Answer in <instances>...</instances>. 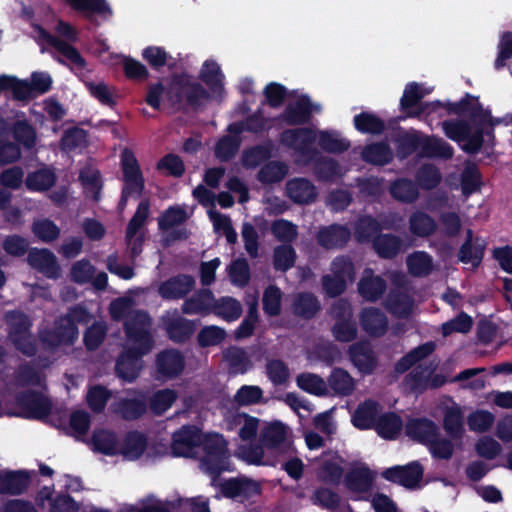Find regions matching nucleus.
Returning a JSON list of instances; mask_svg holds the SVG:
<instances>
[{
	"mask_svg": "<svg viewBox=\"0 0 512 512\" xmlns=\"http://www.w3.org/2000/svg\"><path fill=\"white\" fill-rule=\"evenodd\" d=\"M164 326L171 339L182 341L193 331V325L179 316L177 311L168 312L163 317Z\"/></svg>",
	"mask_w": 512,
	"mask_h": 512,
	"instance_id": "c756f323",
	"label": "nucleus"
},
{
	"mask_svg": "<svg viewBox=\"0 0 512 512\" xmlns=\"http://www.w3.org/2000/svg\"><path fill=\"white\" fill-rule=\"evenodd\" d=\"M200 447L205 452L202 468L209 474L230 470L227 443L219 434L201 435L195 426H183L173 434L171 450L179 457H192Z\"/></svg>",
	"mask_w": 512,
	"mask_h": 512,
	"instance_id": "f03ea898",
	"label": "nucleus"
},
{
	"mask_svg": "<svg viewBox=\"0 0 512 512\" xmlns=\"http://www.w3.org/2000/svg\"><path fill=\"white\" fill-rule=\"evenodd\" d=\"M287 195L296 203H309L317 195L315 186L305 179H294L287 183Z\"/></svg>",
	"mask_w": 512,
	"mask_h": 512,
	"instance_id": "72a5a7b5",
	"label": "nucleus"
},
{
	"mask_svg": "<svg viewBox=\"0 0 512 512\" xmlns=\"http://www.w3.org/2000/svg\"><path fill=\"white\" fill-rule=\"evenodd\" d=\"M86 88L90 95L97 99L101 104L112 106L115 104L116 92L103 81L86 82Z\"/></svg>",
	"mask_w": 512,
	"mask_h": 512,
	"instance_id": "3c124183",
	"label": "nucleus"
},
{
	"mask_svg": "<svg viewBox=\"0 0 512 512\" xmlns=\"http://www.w3.org/2000/svg\"><path fill=\"white\" fill-rule=\"evenodd\" d=\"M282 292L281 290L271 285L267 287L263 293V310L269 316H275L280 313L281 309Z\"/></svg>",
	"mask_w": 512,
	"mask_h": 512,
	"instance_id": "4d7b16f0",
	"label": "nucleus"
},
{
	"mask_svg": "<svg viewBox=\"0 0 512 512\" xmlns=\"http://www.w3.org/2000/svg\"><path fill=\"white\" fill-rule=\"evenodd\" d=\"M203 95L204 90L196 83H193L187 76H181L173 81L162 80L149 88L146 102L154 109L160 108L162 103L174 105L183 98L189 102H197Z\"/></svg>",
	"mask_w": 512,
	"mask_h": 512,
	"instance_id": "423d86ee",
	"label": "nucleus"
},
{
	"mask_svg": "<svg viewBox=\"0 0 512 512\" xmlns=\"http://www.w3.org/2000/svg\"><path fill=\"white\" fill-rule=\"evenodd\" d=\"M7 321L10 326V338L16 347L24 354H33L35 348L30 341V335L27 333L30 324L26 316L19 312L9 313Z\"/></svg>",
	"mask_w": 512,
	"mask_h": 512,
	"instance_id": "4468645a",
	"label": "nucleus"
},
{
	"mask_svg": "<svg viewBox=\"0 0 512 512\" xmlns=\"http://www.w3.org/2000/svg\"><path fill=\"white\" fill-rule=\"evenodd\" d=\"M296 259L295 250L291 246H278L274 249L273 265L276 270L287 271L290 269Z\"/></svg>",
	"mask_w": 512,
	"mask_h": 512,
	"instance_id": "13d9d810",
	"label": "nucleus"
},
{
	"mask_svg": "<svg viewBox=\"0 0 512 512\" xmlns=\"http://www.w3.org/2000/svg\"><path fill=\"white\" fill-rule=\"evenodd\" d=\"M385 287L386 285L380 277L374 276L370 269H366L358 284V291L364 299L375 301L382 295Z\"/></svg>",
	"mask_w": 512,
	"mask_h": 512,
	"instance_id": "2f4dec72",
	"label": "nucleus"
},
{
	"mask_svg": "<svg viewBox=\"0 0 512 512\" xmlns=\"http://www.w3.org/2000/svg\"><path fill=\"white\" fill-rule=\"evenodd\" d=\"M87 313L82 308H75L68 317L62 318L53 330L41 335L42 347L52 351L56 348L72 344L78 337L76 322H86Z\"/></svg>",
	"mask_w": 512,
	"mask_h": 512,
	"instance_id": "6e6552de",
	"label": "nucleus"
},
{
	"mask_svg": "<svg viewBox=\"0 0 512 512\" xmlns=\"http://www.w3.org/2000/svg\"><path fill=\"white\" fill-rule=\"evenodd\" d=\"M35 35L42 51L52 50L59 54L58 61L68 64L72 69H83L85 61L81 55L70 45L76 39L75 30L67 23L59 20L55 27L58 38L52 37L40 26H35Z\"/></svg>",
	"mask_w": 512,
	"mask_h": 512,
	"instance_id": "39448f33",
	"label": "nucleus"
},
{
	"mask_svg": "<svg viewBox=\"0 0 512 512\" xmlns=\"http://www.w3.org/2000/svg\"><path fill=\"white\" fill-rule=\"evenodd\" d=\"M50 409L47 398L40 393H30L21 397L17 406L8 410V414L25 418H42Z\"/></svg>",
	"mask_w": 512,
	"mask_h": 512,
	"instance_id": "ddd939ff",
	"label": "nucleus"
},
{
	"mask_svg": "<svg viewBox=\"0 0 512 512\" xmlns=\"http://www.w3.org/2000/svg\"><path fill=\"white\" fill-rule=\"evenodd\" d=\"M28 483V475L23 472L0 471V492L16 494L23 491Z\"/></svg>",
	"mask_w": 512,
	"mask_h": 512,
	"instance_id": "58836bf2",
	"label": "nucleus"
},
{
	"mask_svg": "<svg viewBox=\"0 0 512 512\" xmlns=\"http://www.w3.org/2000/svg\"><path fill=\"white\" fill-rule=\"evenodd\" d=\"M176 398V392L171 389L157 391L150 400L151 410L155 414H162L172 406Z\"/></svg>",
	"mask_w": 512,
	"mask_h": 512,
	"instance_id": "bf43d9fd",
	"label": "nucleus"
},
{
	"mask_svg": "<svg viewBox=\"0 0 512 512\" xmlns=\"http://www.w3.org/2000/svg\"><path fill=\"white\" fill-rule=\"evenodd\" d=\"M381 407L372 400L361 403L352 414V424L358 429L374 428L380 414Z\"/></svg>",
	"mask_w": 512,
	"mask_h": 512,
	"instance_id": "aec40b11",
	"label": "nucleus"
},
{
	"mask_svg": "<svg viewBox=\"0 0 512 512\" xmlns=\"http://www.w3.org/2000/svg\"><path fill=\"white\" fill-rule=\"evenodd\" d=\"M184 358L176 350L160 353L156 359V368L160 377L171 379L178 376L184 369Z\"/></svg>",
	"mask_w": 512,
	"mask_h": 512,
	"instance_id": "a211bd4d",
	"label": "nucleus"
},
{
	"mask_svg": "<svg viewBox=\"0 0 512 512\" xmlns=\"http://www.w3.org/2000/svg\"><path fill=\"white\" fill-rule=\"evenodd\" d=\"M444 382L445 378L443 376L435 374L433 370L426 368L414 374L408 385L412 390H424L441 386Z\"/></svg>",
	"mask_w": 512,
	"mask_h": 512,
	"instance_id": "a18cd8bd",
	"label": "nucleus"
},
{
	"mask_svg": "<svg viewBox=\"0 0 512 512\" xmlns=\"http://www.w3.org/2000/svg\"><path fill=\"white\" fill-rule=\"evenodd\" d=\"M55 174L49 168H41L27 175L26 186L32 191H45L55 183Z\"/></svg>",
	"mask_w": 512,
	"mask_h": 512,
	"instance_id": "c03bdc74",
	"label": "nucleus"
},
{
	"mask_svg": "<svg viewBox=\"0 0 512 512\" xmlns=\"http://www.w3.org/2000/svg\"><path fill=\"white\" fill-rule=\"evenodd\" d=\"M353 265L347 258H337L332 262L331 274L323 277V288L330 296L341 294L348 283L353 281Z\"/></svg>",
	"mask_w": 512,
	"mask_h": 512,
	"instance_id": "9d476101",
	"label": "nucleus"
},
{
	"mask_svg": "<svg viewBox=\"0 0 512 512\" xmlns=\"http://www.w3.org/2000/svg\"><path fill=\"white\" fill-rule=\"evenodd\" d=\"M434 349L435 345L432 342L425 343L415 348L398 361V363L396 364V371L405 372L414 364H416L417 362L431 354L434 351Z\"/></svg>",
	"mask_w": 512,
	"mask_h": 512,
	"instance_id": "8fccbe9b",
	"label": "nucleus"
},
{
	"mask_svg": "<svg viewBox=\"0 0 512 512\" xmlns=\"http://www.w3.org/2000/svg\"><path fill=\"white\" fill-rule=\"evenodd\" d=\"M328 386L336 394L348 395L354 391L356 382L347 371L336 368L328 378Z\"/></svg>",
	"mask_w": 512,
	"mask_h": 512,
	"instance_id": "ea45409f",
	"label": "nucleus"
},
{
	"mask_svg": "<svg viewBox=\"0 0 512 512\" xmlns=\"http://www.w3.org/2000/svg\"><path fill=\"white\" fill-rule=\"evenodd\" d=\"M52 488L44 487L39 491L37 502L41 506H45V502L49 501L50 512H78V504L67 495H59L52 498Z\"/></svg>",
	"mask_w": 512,
	"mask_h": 512,
	"instance_id": "4be33fe9",
	"label": "nucleus"
},
{
	"mask_svg": "<svg viewBox=\"0 0 512 512\" xmlns=\"http://www.w3.org/2000/svg\"><path fill=\"white\" fill-rule=\"evenodd\" d=\"M407 264L410 272L417 276L426 275L432 269V260L424 252H416L409 256Z\"/></svg>",
	"mask_w": 512,
	"mask_h": 512,
	"instance_id": "774afa93",
	"label": "nucleus"
},
{
	"mask_svg": "<svg viewBox=\"0 0 512 512\" xmlns=\"http://www.w3.org/2000/svg\"><path fill=\"white\" fill-rule=\"evenodd\" d=\"M444 428L453 439H457L463 432V411L452 400H447L444 406Z\"/></svg>",
	"mask_w": 512,
	"mask_h": 512,
	"instance_id": "cd10ccee",
	"label": "nucleus"
},
{
	"mask_svg": "<svg viewBox=\"0 0 512 512\" xmlns=\"http://www.w3.org/2000/svg\"><path fill=\"white\" fill-rule=\"evenodd\" d=\"M147 448L146 437L139 432H130L120 442L119 454L126 460H136Z\"/></svg>",
	"mask_w": 512,
	"mask_h": 512,
	"instance_id": "a878e982",
	"label": "nucleus"
},
{
	"mask_svg": "<svg viewBox=\"0 0 512 512\" xmlns=\"http://www.w3.org/2000/svg\"><path fill=\"white\" fill-rule=\"evenodd\" d=\"M376 474L361 465L353 469L345 479V485L356 498L363 499V494L371 490Z\"/></svg>",
	"mask_w": 512,
	"mask_h": 512,
	"instance_id": "f3484780",
	"label": "nucleus"
},
{
	"mask_svg": "<svg viewBox=\"0 0 512 512\" xmlns=\"http://www.w3.org/2000/svg\"><path fill=\"white\" fill-rule=\"evenodd\" d=\"M120 441L116 434L108 429H97L94 431L90 446L94 451L105 455H118Z\"/></svg>",
	"mask_w": 512,
	"mask_h": 512,
	"instance_id": "393cba45",
	"label": "nucleus"
},
{
	"mask_svg": "<svg viewBox=\"0 0 512 512\" xmlns=\"http://www.w3.org/2000/svg\"><path fill=\"white\" fill-rule=\"evenodd\" d=\"M436 228L434 220L425 213L416 212L410 218L411 232L418 236H426Z\"/></svg>",
	"mask_w": 512,
	"mask_h": 512,
	"instance_id": "052dcab7",
	"label": "nucleus"
},
{
	"mask_svg": "<svg viewBox=\"0 0 512 512\" xmlns=\"http://www.w3.org/2000/svg\"><path fill=\"white\" fill-rule=\"evenodd\" d=\"M351 360L362 373H371L376 365L373 352L367 343L357 344L350 349Z\"/></svg>",
	"mask_w": 512,
	"mask_h": 512,
	"instance_id": "c9c22d12",
	"label": "nucleus"
},
{
	"mask_svg": "<svg viewBox=\"0 0 512 512\" xmlns=\"http://www.w3.org/2000/svg\"><path fill=\"white\" fill-rule=\"evenodd\" d=\"M172 504L149 496L136 504H124L119 512H170Z\"/></svg>",
	"mask_w": 512,
	"mask_h": 512,
	"instance_id": "a19ab883",
	"label": "nucleus"
},
{
	"mask_svg": "<svg viewBox=\"0 0 512 512\" xmlns=\"http://www.w3.org/2000/svg\"><path fill=\"white\" fill-rule=\"evenodd\" d=\"M110 314L115 320H124L126 346L116 364V372L125 381L134 380L142 369L141 357L152 348L149 333L150 319L146 313L134 309L129 297L115 300L110 305Z\"/></svg>",
	"mask_w": 512,
	"mask_h": 512,
	"instance_id": "f257e3e1",
	"label": "nucleus"
},
{
	"mask_svg": "<svg viewBox=\"0 0 512 512\" xmlns=\"http://www.w3.org/2000/svg\"><path fill=\"white\" fill-rule=\"evenodd\" d=\"M493 127L490 113L483 109L473 112L469 120L443 123L447 137L458 142L468 153H476L483 143H489L492 140Z\"/></svg>",
	"mask_w": 512,
	"mask_h": 512,
	"instance_id": "7ed1b4c3",
	"label": "nucleus"
},
{
	"mask_svg": "<svg viewBox=\"0 0 512 512\" xmlns=\"http://www.w3.org/2000/svg\"><path fill=\"white\" fill-rule=\"evenodd\" d=\"M354 124L357 130L362 133H380L383 128V122L373 114L362 113L354 118Z\"/></svg>",
	"mask_w": 512,
	"mask_h": 512,
	"instance_id": "0e129e2a",
	"label": "nucleus"
},
{
	"mask_svg": "<svg viewBox=\"0 0 512 512\" xmlns=\"http://www.w3.org/2000/svg\"><path fill=\"white\" fill-rule=\"evenodd\" d=\"M114 411L126 419L139 417L145 411V401L143 395L133 393L127 397L119 399L114 407Z\"/></svg>",
	"mask_w": 512,
	"mask_h": 512,
	"instance_id": "473e14b6",
	"label": "nucleus"
},
{
	"mask_svg": "<svg viewBox=\"0 0 512 512\" xmlns=\"http://www.w3.org/2000/svg\"><path fill=\"white\" fill-rule=\"evenodd\" d=\"M349 238V231L338 225L322 228L318 233V242L326 248L342 246Z\"/></svg>",
	"mask_w": 512,
	"mask_h": 512,
	"instance_id": "4c0bfd02",
	"label": "nucleus"
},
{
	"mask_svg": "<svg viewBox=\"0 0 512 512\" xmlns=\"http://www.w3.org/2000/svg\"><path fill=\"white\" fill-rule=\"evenodd\" d=\"M423 469L419 463L413 462L407 466H395L386 469L382 476L407 488L416 487L422 477Z\"/></svg>",
	"mask_w": 512,
	"mask_h": 512,
	"instance_id": "dca6fc26",
	"label": "nucleus"
},
{
	"mask_svg": "<svg viewBox=\"0 0 512 512\" xmlns=\"http://www.w3.org/2000/svg\"><path fill=\"white\" fill-rule=\"evenodd\" d=\"M374 428L382 438L394 439L400 434L403 423L396 414L381 412Z\"/></svg>",
	"mask_w": 512,
	"mask_h": 512,
	"instance_id": "f704fd0d",
	"label": "nucleus"
},
{
	"mask_svg": "<svg viewBox=\"0 0 512 512\" xmlns=\"http://www.w3.org/2000/svg\"><path fill=\"white\" fill-rule=\"evenodd\" d=\"M79 180L86 195L95 200L98 199L102 187L98 171L92 166L85 167L80 172Z\"/></svg>",
	"mask_w": 512,
	"mask_h": 512,
	"instance_id": "09e8293b",
	"label": "nucleus"
},
{
	"mask_svg": "<svg viewBox=\"0 0 512 512\" xmlns=\"http://www.w3.org/2000/svg\"><path fill=\"white\" fill-rule=\"evenodd\" d=\"M362 328L371 336H380L387 329L386 316L376 308H365L360 315Z\"/></svg>",
	"mask_w": 512,
	"mask_h": 512,
	"instance_id": "c85d7f7f",
	"label": "nucleus"
},
{
	"mask_svg": "<svg viewBox=\"0 0 512 512\" xmlns=\"http://www.w3.org/2000/svg\"><path fill=\"white\" fill-rule=\"evenodd\" d=\"M336 318V323L333 327V334L339 341L348 342L356 336V326L351 321L352 310L351 306L346 301H338L332 311Z\"/></svg>",
	"mask_w": 512,
	"mask_h": 512,
	"instance_id": "2eb2a0df",
	"label": "nucleus"
},
{
	"mask_svg": "<svg viewBox=\"0 0 512 512\" xmlns=\"http://www.w3.org/2000/svg\"><path fill=\"white\" fill-rule=\"evenodd\" d=\"M342 459L335 454L326 456L323 460V466L319 472V477L328 483H337L342 477L343 469L341 467Z\"/></svg>",
	"mask_w": 512,
	"mask_h": 512,
	"instance_id": "de8ad7c7",
	"label": "nucleus"
},
{
	"mask_svg": "<svg viewBox=\"0 0 512 512\" xmlns=\"http://www.w3.org/2000/svg\"><path fill=\"white\" fill-rule=\"evenodd\" d=\"M438 427L430 420H410L406 425V433L412 439L428 446L437 436Z\"/></svg>",
	"mask_w": 512,
	"mask_h": 512,
	"instance_id": "5701e85b",
	"label": "nucleus"
},
{
	"mask_svg": "<svg viewBox=\"0 0 512 512\" xmlns=\"http://www.w3.org/2000/svg\"><path fill=\"white\" fill-rule=\"evenodd\" d=\"M200 76L212 90H220L223 86L224 76L221 73L219 65L212 60L204 62Z\"/></svg>",
	"mask_w": 512,
	"mask_h": 512,
	"instance_id": "864d4df0",
	"label": "nucleus"
},
{
	"mask_svg": "<svg viewBox=\"0 0 512 512\" xmlns=\"http://www.w3.org/2000/svg\"><path fill=\"white\" fill-rule=\"evenodd\" d=\"M291 430L280 421L265 423L261 428L260 441L266 448L284 451L291 447Z\"/></svg>",
	"mask_w": 512,
	"mask_h": 512,
	"instance_id": "f8f14e48",
	"label": "nucleus"
},
{
	"mask_svg": "<svg viewBox=\"0 0 512 512\" xmlns=\"http://www.w3.org/2000/svg\"><path fill=\"white\" fill-rule=\"evenodd\" d=\"M387 308L398 317H406L412 313L414 304L409 296L405 294L393 295L390 297Z\"/></svg>",
	"mask_w": 512,
	"mask_h": 512,
	"instance_id": "69168bd1",
	"label": "nucleus"
},
{
	"mask_svg": "<svg viewBox=\"0 0 512 512\" xmlns=\"http://www.w3.org/2000/svg\"><path fill=\"white\" fill-rule=\"evenodd\" d=\"M363 158L374 164H385L392 158V152L385 144H375L366 147L363 151Z\"/></svg>",
	"mask_w": 512,
	"mask_h": 512,
	"instance_id": "338daca9",
	"label": "nucleus"
},
{
	"mask_svg": "<svg viewBox=\"0 0 512 512\" xmlns=\"http://www.w3.org/2000/svg\"><path fill=\"white\" fill-rule=\"evenodd\" d=\"M149 214V205L143 201L139 204L136 213L129 222L127 228L126 239L133 255H138L141 252L142 237L137 233L145 223Z\"/></svg>",
	"mask_w": 512,
	"mask_h": 512,
	"instance_id": "6ab92c4d",
	"label": "nucleus"
},
{
	"mask_svg": "<svg viewBox=\"0 0 512 512\" xmlns=\"http://www.w3.org/2000/svg\"><path fill=\"white\" fill-rule=\"evenodd\" d=\"M282 142L300 154L297 161L303 164L308 162L307 156L310 154V146L313 143L317 142L324 150L330 152H341L349 147V142L337 132H316L308 129L285 131Z\"/></svg>",
	"mask_w": 512,
	"mask_h": 512,
	"instance_id": "20e7f679",
	"label": "nucleus"
},
{
	"mask_svg": "<svg viewBox=\"0 0 512 512\" xmlns=\"http://www.w3.org/2000/svg\"><path fill=\"white\" fill-rule=\"evenodd\" d=\"M297 385L300 389L315 395H324L328 391L326 382L319 376L311 373H303L297 377Z\"/></svg>",
	"mask_w": 512,
	"mask_h": 512,
	"instance_id": "5fc2aeb1",
	"label": "nucleus"
},
{
	"mask_svg": "<svg viewBox=\"0 0 512 512\" xmlns=\"http://www.w3.org/2000/svg\"><path fill=\"white\" fill-rule=\"evenodd\" d=\"M225 424L228 430L236 431L243 442L237 449V456L247 463L261 464L263 448L262 446L251 444L259 431V419L246 413L237 412L227 415Z\"/></svg>",
	"mask_w": 512,
	"mask_h": 512,
	"instance_id": "0eeeda50",
	"label": "nucleus"
},
{
	"mask_svg": "<svg viewBox=\"0 0 512 512\" xmlns=\"http://www.w3.org/2000/svg\"><path fill=\"white\" fill-rule=\"evenodd\" d=\"M391 195L402 202H413L419 196V191L415 184L406 179L395 181L390 187Z\"/></svg>",
	"mask_w": 512,
	"mask_h": 512,
	"instance_id": "603ef678",
	"label": "nucleus"
},
{
	"mask_svg": "<svg viewBox=\"0 0 512 512\" xmlns=\"http://www.w3.org/2000/svg\"><path fill=\"white\" fill-rule=\"evenodd\" d=\"M314 504L321 505L328 509H334L336 512H344L346 506L340 505L339 496L329 489H319L312 498Z\"/></svg>",
	"mask_w": 512,
	"mask_h": 512,
	"instance_id": "680f3d73",
	"label": "nucleus"
},
{
	"mask_svg": "<svg viewBox=\"0 0 512 512\" xmlns=\"http://www.w3.org/2000/svg\"><path fill=\"white\" fill-rule=\"evenodd\" d=\"M121 163L125 182L120 201V207L123 208L128 196L140 194L143 189L144 182L137 160L131 151L124 150L122 152Z\"/></svg>",
	"mask_w": 512,
	"mask_h": 512,
	"instance_id": "9b49d317",
	"label": "nucleus"
},
{
	"mask_svg": "<svg viewBox=\"0 0 512 512\" xmlns=\"http://www.w3.org/2000/svg\"><path fill=\"white\" fill-rule=\"evenodd\" d=\"M263 390L256 385H244L234 395V401L240 406H250L261 403Z\"/></svg>",
	"mask_w": 512,
	"mask_h": 512,
	"instance_id": "6e6d98bb",
	"label": "nucleus"
},
{
	"mask_svg": "<svg viewBox=\"0 0 512 512\" xmlns=\"http://www.w3.org/2000/svg\"><path fill=\"white\" fill-rule=\"evenodd\" d=\"M213 313L225 321H235L240 317L242 307L236 299L223 297L214 302Z\"/></svg>",
	"mask_w": 512,
	"mask_h": 512,
	"instance_id": "37998d69",
	"label": "nucleus"
},
{
	"mask_svg": "<svg viewBox=\"0 0 512 512\" xmlns=\"http://www.w3.org/2000/svg\"><path fill=\"white\" fill-rule=\"evenodd\" d=\"M314 111L313 106L305 96H298L286 111V120L289 124H298L308 119Z\"/></svg>",
	"mask_w": 512,
	"mask_h": 512,
	"instance_id": "79ce46f5",
	"label": "nucleus"
},
{
	"mask_svg": "<svg viewBox=\"0 0 512 512\" xmlns=\"http://www.w3.org/2000/svg\"><path fill=\"white\" fill-rule=\"evenodd\" d=\"M194 286L191 276L181 275L169 279L159 287V294L163 298L176 299L185 296Z\"/></svg>",
	"mask_w": 512,
	"mask_h": 512,
	"instance_id": "bb28decb",
	"label": "nucleus"
},
{
	"mask_svg": "<svg viewBox=\"0 0 512 512\" xmlns=\"http://www.w3.org/2000/svg\"><path fill=\"white\" fill-rule=\"evenodd\" d=\"M214 296L209 290H204L183 304V312L186 314H206L213 312Z\"/></svg>",
	"mask_w": 512,
	"mask_h": 512,
	"instance_id": "e433bc0d",
	"label": "nucleus"
},
{
	"mask_svg": "<svg viewBox=\"0 0 512 512\" xmlns=\"http://www.w3.org/2000/svg\"><path fill=\"white\" fill-rule=\"evenodd\" d=\"M432 88L419 85L417 83H410L406 86L403 96L401 98V108L407 111L408 116H418L420 112L413 111L418 106L419 101L431 93Z\"/></svg>",
	"mask_w": 512,
	"mask_h": 512,
	"instance_id": "7c9ffc66",
	"label": "nucleus"
},
{
	"mask_svg": "<svg viewBox=\"0 0 512 512\" xmlns=\"http://www.w3.org/2000/svg\"><path fill=\"white\" fill-rule=\"evenodd\" d=\"M29 264L48 277L58 276L59 267L55 256L46 249H32L28 255Z\"/></svg>",
	"mask_w": 512,
	"mask_h": 512,
	"instance_id": "412c9836",
	"label": "nucleus"
},
{
	"mask_svg": "<svg viewBox=\"0 0 512 512\" xmlns=\"http://www.w3.org/2000/svg\"><path fill=\"white\" fill-rule=\"evenodd\" d=\"M485 241L479 237H473L471 231H468V238L459 251V259L464 264H470L473 268L477 267L483 257Z\"/></svg>",
	"mask_w": 512,
	"mask_h": 512,
	"instance_id": "b1692460",
	"label": "nucleus"
},
{
	"mask_svg": "<svg viewBox=\"0 0 512 512\" xmlns=\"http://www.w3.org/2000/svg\"><path fill=\"white\" fill-rule=\"evenodd\" d=\"M224 360L233 373H245L251 366V360L247 353L240 348H230L224 353Z\"/></svg>",
	"mask_w": 512,
	"mask_h": 512,
	"instance_id": "49530a36",
	"label": "nucleus"
},
{
	"mask_svg": "<svg viewBox=\"0 0 512 512\" xmlns=\"http://www.w3.org/2000/svg\"><path fill=\"white\" fill-rule=\"evenodd\" d=\"M188 217V213L182 207L176 206L168 209L159 219L161 230L167 231L183 223Z\"/></svg>",
	"mask_w": 512,
	"mask_h": 512,
	"instance_id": "e2e57ef3",
	"label": "nucleus"
},
{
	"mask_svg": "<svg viewBox=\"0 0 512 512\" xmlns=\"http://www.w3.org/2000/svg\"><path fill=\"white\" fill-rule=\"evenodd\" d=\"M267 121L250 119L246 124H232L229 127V135L223 137L216 146V155L222 160L233 156L240 145L239 134L244 130L260 131L269 128Z\"/></svg>",
	"mask_w": 512,
	"mask_h": 512,
	"instance_id": "1a4fd4ad",
	"label": "nucleus"
}]
</instances>
